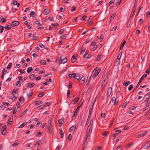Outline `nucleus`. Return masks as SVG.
I'll use <instances>...</instances> for the list:
<instances>
[{
  "mask_svg": "<svg viewBox=\"0 0 150 150\" xmlns=\"http://www.w3.org/2000/svg\"><path fill=\"white\" fill-rule=\"evenodd\" d=\"M91 129H88L87 130L86 133L85 137V139L84 140V141L83 142V148H84V147L86 145V141L87 139L88 138L89 136V134L90 133Z\"/></svg>",
  "mask_w": 150,
  "mask_h": 150,
  "instance_id": "1",
  "label": "nucleus"
},
{
  "mask_svg": "<svg viewBox=\"0 0 150 150\" xmlns=\"http://www.w3.org/2000/svg\"><path fill=\"white\" fill-rule=\"evenodd\" d=\"M101 70L100 68H98L96 69L92 76V78L93 79H94L98 75Z\"/></svg>",
  "mask_w": 150,
  "mask_h": 150,
  "instance_id": "2",
  "label": "nucleus"
},
{
  "mask_svg": "<svg viewBox=\"0 0 150 150\" xmlns=\"http://www.w3.org/2000/svg\"><path fill=\"white\" fill-rule=\"evenodd\" d=\"M60 59L61 61L60 64L61 63L64 64L67 62V58L66 57L64 58L63 56H61L60 57Z\"/></svg>",
  "mask_w": 150,
  "mask_h": 150,
  "instance_id": "3",
  "label": "nucleus"
},
{
  "mask_svg": "<svg viewBox=\"0 0 150 150\" xmlns=\"http://www.w3.org/2000/svg\"><path fill=\"white\" fill-rule=\"evenodd\" d=\"M6 125L3 126L1 130V134L3 135H4L6 133Z\"/></svg>",
  "mask_w": 150,
  "mask_h": 150,
  "instance_id": "4",
  "label": "nucleus"
},
{
  "mask_svg": "<svg viewBox=\"0 0 150 150\" xmlns=\"http://www.w3.org/2000/svg\"><path fill=\"white\" fill-rule=\"evenodd\" d=\"M112 103L115 106L117 104V102L116 101V98L115 97H113L111 99L110 103Z\"/></svg>",
  "mask_w": 150,
  "mask_h": 150,
  "instance_id": "5",
  "label": "nucleus"
},
{
  "mask_svg": "<svg viewBox=\"0 0 150 150\" xmlns=\"http://www.w3.org/2000/svg\"><path fill=\"white\" fill-rule=\"evenodd\" d=\"M112 88L110 87L109 88L108 90L107 91V98H108L109 97L110 95L111 94V93L112 92Z\"/></svg>",
  "mask_w": 150,
  "mask_h": 150,
  "instance_id": "6",
  "label": "nucleus"
},
{
  "mask_svg": "<svg viewBox=\"0 0 150 150\" xmlns=\"http://www.w3.org/2000/svg\"><path fill=\"white\" fill-rule=\"evenodd\" d=\"M19 22L18 21H15L12 22L11 23V25L15 27L18 25Z\"/></svg>",
  "mask_w": 150,
  "mask_h": 150,
  "instance_id": "7",
  "label": "nucleus"
},
{
  "mask_svg": "<svg viewBox=\"0 0 150 150\" xmlns=\"http://www.w3.org/2000/svg\"><path fill=\"white\" fill-rule=\"evenodd\" d=\"M79 108H77L75 110V111H74V113L73 115L72 116V118H74V117H75V118L77 116V113L78 112L79 110Z\"/></svg>",
  "mask_w": 150,
  "mask_h": 150,
  "instance_id": "8",
  "label": "nucleus"
},
{
  "mask_svg": "<svg viewBox=\"0 0 150 150\" xmlns=\"http://www.w3.org/2000/svg\"><path fill=\"white\" fill-rule=\"evenodd\" d=\"M150 146V141L147 142L146 144L143 146L144 149H146Z\"/></svg>",
  "mask_w": 150,
  "mask_h": 150,
  "instance_id": "9",
  "label": "nucleus"
},
{
  "mask_svg": "<svg viewBox=\"0 0 150 150\" xmlns=\"http://www.w3.org/2000/svg\"><path fill=\"white\" fill-rule=\"evenodd\" d=\"M76 56L74 55H73L71 59V60L72 63H74L76 61Z\"/></svg>",
  "mask_w": 150,
  "mask_h": 150,
  "instance_id": "10",
  "label": "nucleus"
},
{
  "mask_svg": "<svg viewBox=\"0 0 150 150\" xmlns=\"http://www.w3.org/2000/svg\"><path fill=\"white\" fill-rule=\"evenodd\" d=\"M93 119H92L91 120L90 123V124L88 126V129H91V128L92 125H93Z\"/></svg>",
  "mask_w": 150,
  "mask_h": 150,
  "instance_id": "11",
  "label": "nucleus"
},
{
  "mask_svg": "<svg viewBox=\"0 0 150 150\" xmlns=\"http://www.w3.org/2000/svg\"><path fill=\"white\" fill-rule=\"evenodd\" d=\"M76 127V125H73L71 127H70L69 129V131L70 132H72L74 130H75V128Z\"/></svg>",
  "mask_w": 150,
  "mask_h": 150,
  "instance_id": "12",
  "label": "nucleus"
},
{
  "mask_svg": "<svg viewBox=\"0 0 150 150\" xmlns=\"http://www.w3.org/2000/svg\"><path fill=\"white\" fill-rule=\"evenodd\" d=\"M131 82L130 81H125L123 83V85L125 86H127Z\"/></svg>",
  "mask_w": 150,
  "mask_h": 150,
  "instance_id": "13",
  "label": "nucleus"
},
{
  "mask_svg": "<svg viewBox=\"0 0 150 150\" xmlns=\"http://www.w3.org/2000/svg\"><path fill=\"white\" fill-rule=\"evenodd\" d=\"M49 125L48 127V130H50H50L51 129V127L52 125V123L53 122L52 120H50V122L49 121Z\"/></svg>",
  "mask_w": 150,
  "mask_h": 150,
  "instance_id": "14",
  "label": "nucleus"
},
{
  "mask_svg": "<svg viewBox=\"0 0 150 150\" xmlns=\"http://www.w3.org/2000/svg\"><path fill=\"white\" fill-rule=\"evenodd\" d=\"M2 105L1 106V107L2 108V107H4V106H3V105H4L5 106H7L9 105V103L7 102H3L2 103Z\"/></svg>",
  "mask_w": 150,
  "mask_h": 150,
  "instance_id": "15",
  "label": "nucleus"
},
{
  "mask_svg": "<svg viewBox=\"0 0 150 150\" xmlns=\"http://www.w3.org/2000/svg\"><path fill=\"white\" fill-rule=\"evenodd\" d=\"M46 106V105L45 104H44L38 106V109L39 110H41L45 106Z\"/></svg>",
  "mask_w": 150,
  "mask_h": 150,
  "instance_id": "16",
  "label": "nucleus"
},
{
  "mask_svg": "<svg viewBox=\"0 0 150 150\" xmlns=\"http://www.w3.org/2000/svg\"><path fill=\"white\" fill-rule=\"evenodd\" d=\"M35 84L34 83H28V86H27L28 87V88H30L32 87H33L34 86Z\"/></svg>",
  "mask_w": 150,
  "mask_h": 150,
  "instance_id": "17",
  "label": "nucleus"
},
{
  "mask_svg": "<svg viewBox=\"0 0 150 150\" xmlns=\"http://www.w3.org/2000/svg\"><path fill=\"white\" fill-rule=\"evenodd\" d=\"M79 98H78V97L76 99H74L73 100V102H74V103H73V105L75 104L79 101Z\"/></svg>",
  "mask_w": 150,
  "mask_h": 150,
  "instance_id": "18",
  "label": "nucleus"
},
{
  "mask_svg": "<svg viewBox=\"0 0 150 150\" xmlns=\"http://www.w3.org/2000/svg\"><path fill=\"white\" fill-rule=\"evenodd\" d=\"M147 132H146L144 133H142L138 135V137H143L146 134Z\"/></svg>",
  "mask_w": 150,
  "mask_h": 150,
  "instance_id": "19",
  "label": "nucleus"
},
{
  "mask_svg": "<svg viewBox=\"0 0 150 150\" xmlns=\"http://www.w3.org/2000/svg\"><path fill=\"white\" fill-rule=\"evenodd\" d=\"M143 80L142 77H141L139 79V80L138 83L135 89H136L140 85L141 82Z\"/></svg>",
  "mask_w": 150,
  "mask_h": 150,
  "instance_id": "20",
  "label": "nucleus"
},
{
  "mask_svg": "<svg viewBox=\"0 0 150 150\" xmlns=\"http://www.w3.org/2000/svg\"><path fill=\"white\" fill-rule=\"evenodd\" d=\"M75 75H76V74L75 73H73L72 74H68V76L70 77L75 78Z\"/></svg>",
  "mask_w": 150,
  "mask_h": 150,
  "instance_id": "21",
  "label": "nucleus"
},
{
  "mask_svg": "<svg viewBox=\"0 0 150 150\" xmlns=\"http://www.w3.org/2000/svg\"><path fill=\"white\" fill-rule=\"evenodd\" d=\"M41 141L40 140H39L37 141V142L36 143L35 146V147H36L37 145V147L39 146V145L41 144Z\"/></svg>",
  "mask_w": 150,
  "mask_h": 150,
  "instance_id": "22",
  "label": "nucleus"
},
{
  "mask_svg": "<svg viewBox=\"0 0 150 150\" xmlns=\"http://www.w3.org/2000/svg\"><path fill=\"white\" fill-rule=\"evenodd\" d=\"M33 71V69L32 67H30L28 68L27 70L28 73H30V72Z\"/></svg>",
  "mask_w": 150,
  "mask_h": 150,
  "instance_id": "23",
  "label": "nucleus"
},
{
  "mask_svg": "<svg viewBox=\"0 0 150 150\" xmlns=\"http://www.w3.org/2000/svg\"><path fill=\"white\" fill-rule=\"evenodd\" d=\"M85 78L84 76H82L81 77L80 79V81H81V83H82V84H83L84 83L85 81Z\"/></svg>",
  "mask_w": 150,
  "mask_h": 150,
  "instance_id": "24",
  "label": "nucleus"
},
{
  "mask_svg": "<svg viewBox=\"0 0 150 150\" xmlns=\"http://www.w3.org/2000/svg\"><path fill=\"white\" fill-rule=\"evenodd\" d=\"M150 96V91L144 97V99H146L148 98Z\"/></svg>",
  "mask_w": 150,
  "mask_h": 150,
  "instance_id": "25",
  "label": "nucleus"
},
{
  "mask_svg": "<svg viewBox=\"0 0 150 150\" xmlns=\"http://www.w3.org/2000/svg\"><path fill=\"white\" fill-rule=\"evenodd\" d=\"M12 120L11 118H9L8 120L7 125L8 126L9 125L11 124L12 123Z\"/></svg>",
  "mask_w": 150,
  "mask_h": 150,
  "instance_id": "26",
  "label": "nucleus"
},
{
  "mask_svg": "<svg viewBox=\"0 0 150 150\" xmlns=\"http://www.w3.org/2000/svg\"><path fill=\"white\" fill-rule=\"evenodd\" d=\"M49 13L48 10L47 8H45L44 10V14L45 15H47Z\"/></svg>",
  "mask_w": 150,
  "mask_h": 150,
  "instance_id": "27",
  "label": "nucleus"
},
{
  "mask_svg": "<svg viewBox=\"0 0 150 150\" xmlns=\"http://www.w3.org/2000/svg\"><path fill=\"white\" fill-rule=\"evenodd\" d=\"M35 15V13L33 11H31L30 13V17H33Z\"/></svg>",
  "mask_w": 150,
  "mask_h": 150,
  "instance_id": "28",
  "label": "nucleus"
},
{
  "mask_svg": "<svg viewBox=\"0 0 150 150\" xmlns=\"http://www.w3.org/2000/svg\"><path fill=\"white\" fill-rule=\"evenodd\" d=\"M27 124V123L25 122H24L19 127V128H23L24 126Z\"/></svg>",
  "mask_w": 150,
  "mask_h": 150,
  "instance_id": "29",
  "label": "nucleus"
},
{
  "mask_svg": "<svg viewBox=\"0 0 150 150\" xmlns=\"http://www.w3.org/2000/svg\"><path fill=\"white\" fill-rule=\"evenodd\" d=\"M132 144V143H130L128 144H127V145L126 146H125V148L126 149H127L129 147H130V146H131Z\"/></svg>",
  "mask_w": 150,
  "mask_h": 150,
  "instance_id": "30",
  "label": "nucleus"
},
{
  "mask_svg": "<svg viewBox=\"0 0 150 150\" xmlns=\"http://www.w3.org/2000/svg\"><path fill=\"white\" fill-rule=\"evenodd\" d=\"M60 133L61 135V137L63 138L64 136V132L62 129H60Z\"/></svg>",
  "mask_w": 150,
  "mask_h": 150,
  "instance_id": "31",
  "label": "nucleus"
},
{
  "mask_svg": "<svg viewBox=\"0 0 150 150\" xmlns=\"http://www.w3.org/2000/svg\"><path fill=\"white\" fill-rule=\"evenodd\" d=\"M4 28H5L7 30H9L11 28V26L9 25H6L5 26Z\"/></svg>",
  "mask_w": 150,
  "mask_h": 150,
  "instance_id": "32",
  "label": "nucleus"
},
{
  "mask_svg": "<svg viewBox=\"0 0 150 150\" xmlns=\"http://www.w3.org/2000/svg\"><path fill=\"white\" fill-rule=\"evenodd\" d=\"M75 79H76L77 80H79L80 78V75L79 74H78L77 75H75Z\"/></svg>",
  "mask_w": 150,
  "mask_h": 150,
  "instance_id": "33",
  "label": "nucleus"
},
{
  "mask_svg": "<svg viewBox=\"0 0 150 150\" xmlns=\"http://www.w3.org/2000/svg\"><path fill=\"white\" fill-rule=\"evenodd\" d=\"M40 64L41 65H45L46 64V62L45 61L43 60H41L40 61Z\"/></svg>",
  "mask_w": 150,
  "mask_h": 150,
  "instance_id": "34",
  "label": "nucleus"
},
{
  "mask_svg": "<svg viewBox=\"0 0 150 150\" xmlns=\"http://www.w3.org/2000/svg\"><path fill=\"white\" fill-rule=\"evenodd\" d=\"M35 77V76H34V75L32 74L29 77V78L31 80H33L34 79Z\"/></svg>",
  "mask_w": 150,
  "mask_h": 150,
  "instance_id": "35",
  "label": "nucleus"
},
{
  "mask_svg": "<svg viewBox=\"0 0 150 150\" xmlns=\"http://www.w3.org/2000/svg\"><path fill=\"white\" fill-rule=\"evenodd\" d=\"M108 134V132L107 131H105L104 133H103L102 134L103 136L105 137H106Z\"/></svg>",
  "mask_w": 150,
  "mask_h": 150,
  "instance_id": "36",
  "label": "nucleus"
},
{
  "mask_svg": "<svg viewBox=\"0 0 150 150\" xmlns=\"http://www.w3.org/2000/svg\"><path fill=\"white\" fill-rule=\"evenodd\" d=\"M63 120L62 119H60L58 120V122L59 124L61 125L63 124Z\"/></svg>",
  "mask_w": 150,
  "mask_h": 150,
  "instance_id": "37",
  "label": "nucleus"
},
{
  "mask_svg": "<svg viewBox=\"0 0 150 150\" xmlns=\"http://www.w3.org/2000/svg\"><path fill=\"white\" fill-rule=\"evenodd\" d=\"M35 104L36 105H40L42 103V101L40 100L37 101L35 102Z\"/></svg>",
  "mask_w": 150,
  "mask_h": 150,
  "instance_id": "38",
  "label": "nucleus"
},
{
  "mask_svg": "<svg viewBox=\"0 0 150 150\" xmlns=\"http://www.w3.org/2000/svg\"><path fill=\"white\" fill-rule=\"evenodd\" d=\"M126 42V41L125 40L124 41L123 43H122V45L120 47V50H122L123 47L124 45H125Z\"/></svg>",
  "mask_w": 150,
  "mask_h": 150,
  "instance_id": "39",
  "label": "nucleus"
},
{
  "mask_svg": "<svg viewBox=\"0 0 150 150\" xmlns=\"http://www.w3.org/2000/svg\"><path fill=\"white\" fill-rule=\"evenodd\" d=\"M85 49L86 48H85V47L82 46L81 50V51L80 53V54H81L82 52L83 51H84L85 50Z\"/></svg>",
  "mask_w": 150,
  "mask_h": 150,
  "instance_id": "40",
  "label": "nucleus"
},
{
  "mask_svg": "<svg viewBox=\"0 0 150 150\" xmlns=\"http://www.w3.org/2000/svg\"><path fill=\"white\" fill-rule=\"evenodd\" d=\"M35 24L38 26H41L42 25V24L40 23L38 21H36L35 23Z\"/></svg>",
  "mask_w": 150,
  "mask_h": 150,
  "instance_id": "41",
  "label": "nucleus"
},
{
  "mask_svg": "<svg viewBox=\"0 0 150 150\" xmlns=\"http://www.w3.org/2000/svg\"><path fill=\"white\" fill-rule=\"evenodd\" d=\"M20 82L19 81H17L16 83V85L17 86L20 87L21 86Z\"/></svg>",
  "mask_w": 150,
  "mask_h": 150,
  "instance_id": "42",
  "label": "nucleus"
},
{
  "mask_svg": "<svg viewBox=\"0 0 150 150\" xmlns=\"http://www.w3.org/2000/svg\"><path fill=\"white\" fill-rule=\"evenodd\" d=\"M67 96L70 98H71L70 96V90L69 89H68L67 91Z\"/></svg>",
  "mask_w": 150,
  "mask_h": 150,
  "instance_id": "43",
  "label": "nucleus"
},
{
  "mask_svg": "<svg viewBox=\"0 0 150 150\" xmlns=\"http://www.w3.org/2000/svg\"><path fill=\"white\" fill-rule=\"evenodd\" d=\"M0 28V33H2L4 30V27L3 26H1Z\"/></svg>",
  "mask_w": 150,
  "mask_h": 150,
  "instance_id": "44",
  "label": "nucleus"
},
{
  "mask_svg": "<svg viewBox=\"0 0 150 150\" xmlns=\"http://www.w3.org/2000/svg\"><path fill=\"white\" fill-rule=\"evenodd\" d=\"M19 101L21 103H22L23 102L24 100H23V99L22 98V97H21L19 98Z\"/></svg>",
  "mask_w": 150,
  "mask_h": 150,
  "instance_id": "45",
  "label": "nucleus"
},
{
  "mask_svg": "<svg viewBox=\"0 0 150 150\" xmlns=\"http://www.w3.org/2000/svg\"><path fill=\"white\" fill-rule=\"evenodd\" d=\"M64 29H62L60 30H59L58 32V34H62L64 31Z\"/></svg>",
  "mask_w": 150,
  "mask_h": 150,
  "instance_id": "46",
  "label": "nucleus"
},
{
  "mask_svg": "<svg viewBox=\"0 0 150 150\" xmlns=\"http://www.w3.org/2000/svg\"><path fill=\"white\" fill-rule=\"evenodd\" d=\"M3 73L4 74L7 73V71L6 70V68H4V69L2 71V72H1L2 73H3Z\"/></svg>",
  "mask_w": 150,
  "mask_h": 150,
  "instance_id": "47",
  "label": "nucleus"
},
{
  "mask_svg": "<svg viewBox=\"0 0 150 150\" xmlns=\"http://www.w3.org/2000/svg\"><path fill=\"white\" fill-rule=\"evenodd\" d=\"M12 64L11 63H10L8 65V66H7V68L8 69H10L11 67L12 66Z\"/></svg>",
  "mask_w": 150,
  "mask_h": 150,
  "instance_id": "48",
  "label": "nucleus"
},
{
  "mask_svg": "<svg viewBox=\"0 0 150 150\" xmlns=\"http://www.w3.org/2000/svg\"><path fill=\"white\" fill-rule=\"evenodd\" d=\"M128 104V103L127 102H126L125 103H124V104H123V105H122V108H125L126 105H127V104Z\"/></svg>",
  "mask_w": 150,
  "mask_h": 150,
  "instance_id": "49",
  "label": "nucleus"
},
{
  "mask_svg": "<svg viewBox=\"0 0 150 150\" xmlns=\"http://www.w3.org/2000/svg\"><path fill=\"white\" fill-rule=\"evenodd\" d=\"M101 55L100 54L97 57H96V59L97 61H99L101 58Z\"/></svg>",
  "mask_w": 150,
  "mask_h": 150,
  "instance_id": "50",
  "label": "nucleus"
},
{
  "mask_svg": "<svg viewBox=\"0 0 150 150\" xmlns=\"http://www.w3.org/2000/svg\"><path fill=\"white\" fill-rule=\"evenodd\" d=\"M145 72L146 73L148 74H149L150 72V65L149 66V68L147 70H146L145 71Z\"/></svg>",
  "mask_w": 150,
  "mask_h": 150,
  "instance_id": "51",
  "label": "nucleus"
},
{
  "mask_svg": "<svg viewBox=\"0 0 150 150\" xmlns=\"http://www.w3.org/2000/svg\"><path fill=\"white\" fill-rule=\"evenodd\" d=\"M86 15L83 16L80 18V20L81 21H83L85 20V18L86 17Z\"/></svg>",
  "mask_w": 150,
  "mask_h": 150,
  "instance_id": "52",
  "label": "nucleus"
},
{
  "mask_svg": "<svg viewBox=\"0 0 150 150\" xmlns=\"http://www.w3.org/2000/svg\"><path fill=\"white\" fill-rule=\"evenodd\" d=\"M72 138V136L71 134H70L69 135L67 139L69 140H71Z\"/></svg>",
  "mask_w": 150,
  "mask_h": 150,
  "instance_id": "53",
  "label": "nucleus"
},
{
  "mask_svg": "<svg viewBox=\"0 0 150 150\" xmlns=\"http://www.w3.org/2000/svg\"><path fill=\"white\" fill-rule=\"evenodd\" d=\"M134 15V12H133V11H132L131 13L130 17L132 18Z\"/></svg>",
  "mask_w": 150,
  "mask_h": 150,
  "instance_id": "54",
  "label": "nucleus"
},
{
  "mask_svg": "<svg viewBox=\"0 0 150 150\" xmlns=\"http://www.w3.org/2000/svg\"><path fill=\"white\" fill-rule=\"evenodd\" d=\"M45 93L44 92H42V93H39L38 94V96L39 97H41L42 96L44 95Z\"/></svg>",
  "mask_w": 150,
  "mask_h": 150,
  "instance_id": "55",
  "label": "nucleus"
},
{
  "mask_svg": "<svg viewBox=\"0 0 150 150\" xmlns=\"http://www.w3.org/2000/svg\"><path fill=\"white\" fill-rule=\"evenodd\" d=\"M92 110H93L92 108H90V110H89V115H88L89 116H91V113L92 111Z\"/></svg>",
  "mask_w": 150,
  "mask_h": 150,
  "instance_id": "56",
  "label": "nucleus"
},
{
  "mask_svg": "<svg viewBox=\"0 0 150 150\" xmlns=\"http://www.w3.org/2000/svg\"><path fill=\"white\" fill-rule=\"evenodd\" d=\"M27 112V110L24 111L20 115V117H21L24 115Z\"/></svg>",
  "mask_w": 150,
  "mask_h": 150,
  "instance_id": "57",
  "label": "nucleus"
},
{
  "mask_svg": "<svg viewBox=\"0 0 150 150\" xmlns=\"http://www.w3.org/2000/svg\"><path fill=\"white\" fill-rule=\"evenodd\" d=\"M133 88V85H130L129 87H128V90L130 91Z\"/></svg>",
  "mask_w": 150,
  "mask_h": 150,
  "instance_id": "58",
  "label": "nucleus"
},
{
  "mask_svg": "<svg viewBox=\"0 0 150 150\" xmlns=\"http://www.w3.org/2000/svg\"><path fill=\"white\" fill-rule=\"evenodd\" d=\"M13 114L14 115L16 113V108H13Z\"/></svg>",
  "mask_w": 150,
  "mask_h": 150,
  "instance_id": "59",
  "label": "nucleus"
},
{
  "mask_svg": "<svg viewBox=\"0 0 150 150\" xmlns=\"http://www.w3.org/2000/svg\"><path fill=\"white\" fill-rule=\"evenodd\" d=\"M6 20V19L5 18H1V22H2V23H4V22H5Z\"/></svg>",
  "mask_w": 150,
  "mask_h": 150,
  "instance_id": "60",
  "label": "nucleus"
},
{
  "mask_svg": "<svg viewBox=\"0 0 150 150\" xmlns=\"http://www.w3.org/2000/svg\"><path fill=\"white\" fill-rule=\"evenodd\" d=\"M51 102H47L46 103L44 104H45L46 105V106L47 105V106H49L51 105Z\"/></svg>",
  "mask_w": 150,
  "mask_h": 150,
  "instance_id": "61",
  "label": "nucleus"
},
{
  "mask_svg": "<svg viewBox=\"0 0 150 150\" xmlns=\"http://www.w3.org/2000/svg\"><path fill=\"white\" fill-rule=\"evenodd\" d=\"M122 53H120L118 55L117 57V59H119L120 60V59L121 58V56L122 55Z\"/></svg>",
  "mask_w": 150,
  "mask_h": 150,
  "instance_id": "62",
  "label": "nucleus"
},
{
  "mask_svg": "<svg viewBox=\"0 0 150 150\" xmlns=\"http://www.w3.org/2000/svg\"><path fill=\"white\" fill-rule=\"evenodd\" d=\"M54 118V116L53 115H51L50 117H49V120H52V119L53 118Z\"/></svg>",
  "mask_w": 150,
  "mask_h": 150,
  "instance_id": "63",
  "label": "nucleus"
},
{
  "mask_svg": "<svg viewBox=\"0 0 150 150\" xmlns=\"http://www.w3.org/2000/svg\"><path fill=\"white\" fill-rule=\"evenodd\" d=\"M121 132V131L120 130H117L115 131L116 133L117 134H120Z\"/></svg>",
  "mask_w": 150,
  "mask_h": 150,
  "instance_id": "64",
  "label": "nucleus"
}]
</instances>
